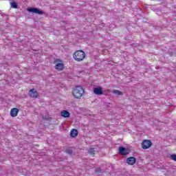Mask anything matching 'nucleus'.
I'll list each match as a JSON object with an SVG mask.
<instances>
[{
	"label": "nucleus",
	"mask_w": 176,
	"mask_h": 176,
	"mask_svg": "<svg viewBox=\"0 0 176 176\" xmlns=\"http://www.w3.org/2000/svg\"><path fill=\"white\" fill-rule=\"evenodd\" d=\"M85 93V89L80 86H76L73 89L72 94L74 98H81Z\"/></svg>",
	"instance_id": "f257e3e1"
},
{
	"label": "nucleus",
	"mask_w": 176,
	"mask_h": 176,
	"mask_svg": "<svg viewBox=\"0 0 176 176\" xmlns=\"http://www.w3.org/2000/svg\"><path fill=\"white\" fill-rule=\"evenodd\" d=\"M73 57L76 61H83L85 57H86V54L82 50H78L74 53Z\"/></svg>",
	"instance_id": "f03ea898"
},
{
	"label": "nucleus",
	"mask_w": 176,
	"mask_h": 176,
	"mask_svg": "<svg viewBox=\"0 0 176 176\" xmlns=\"http://www.w3.org/2000/svg\"><path fill=\"white\" fill-rule=\"evenodd\" d=\"M152 146V142L149 140H144L142 142V149H148V148H151Z\"/></svg>",
	"instance_id": "7ed1b4c3"
},
{
	"label": "nucleus",
	"mask_w": 176,
	"mask_h": 176,
	"mask_svg": "<svg viewBox=\"0 0 176 176\" xmlns=\"http://www.w3.org/2000/svg\"><path fill=\"white\" fill-rule=\"evenodd\" d=\"M28 12H30L31 13H35L36 14H45V12H43V11L36 8H28Z\"/></svg>",
	"instance_id": "20e7f679"
},
{
	"label": "nucleus",
	"mask_w": 176,
	"mask_h": 176,
	"mask_svg": "<svg viewBox=\"0 0 176 176\" xmlns=\"http://www.w3.org/2000/svg\"><path fill=\"white\" fill-rule=\"evenodd\" d=\"M29 97H31V98H38L39 94L35 89H32L29 91Z\"/></svg>",
	"instance_id": "39448f33"
},
{
	"label": "nucleus",
	"mask_w": 176,
	"mask_h": 176,
	"mask_svg": "<svg viewBox=\"0 0 176 176\" xmlns=\"http://www.w3.org/2000/svg\"><path fill=\"white\" fill-rule=\"evenodd\" d=\"M118 151H119L118 152L120 155H129V153H130V150L123 146L119 147Z\"/></svg>",
	"instance_id": "423d86ee"
},
{
	"label": "nucleus",
	"mask_w": 176,
	"mask_h": 176,
	"mask_svg": "<svg viewBox=\"0 0 176 176\" xmlns=\"http://www.w3.org/2000/svg\"><path fill=\"white\" fill-rule=\"evenodd\" d=\"M94 94H96V96H102V94H104V91H102V87H98L94 88Z\"/></svg>",
	"instance_id": "0eeeda50"
},
{
	"label": "nucleus",
	"mask_w": 176,
	"mask_h": 176,
	"mask_svg": "<svg viewBox=\"0 0 176 176\" xmlns=\"http://www.w3.org/2000/svg\"><path fill=\"white\" fill-rule=\"evenodd\" d=\"M135 162H137V160L134 157H129L126 160V163H128V164H129L130 166L135 164Z\"/></svg>",
	"instance_id": "6e6552de"
},
{
	"label": "nucleus",
	"mask_w": 176,
	"mask_h": 176,
	"mask_svg": "<svg viewBox=\"0 0 176 176\" xmlns=\"http://www.w3.org/2000/svg\"><path fill=\"white\" fill-rule=\"evenodd\" d=\"M17 115H19V109L17 108L12 109L10 111V116H12V118H16Z\"/></svg>",
	"instance_id": "1a4fd4ad"
},
{
	"label": "nucleus",
	"mask_w": 176,
	"mask_h": 176,
	"mask_svg": "<svg viewBox=\"0 0 176 176\" xmlns=\"http://www.w3.org/2000/svg\"><path fill=\"white\" fill-rule=\"evenodd\" d=\"M64 68V64L63 63H56L55 66V69H59V71H63Z\"/></svg>",
	"instance_id": "9d476101"
},
{
	"label": "nucleus",
	"mask_w": 176,
	"mask_h": 176,
	"mask_svg": "<svg viewBox=\"0 0 176 176\" xmlns=\"http://www.w3.org/2000/svg\"><path fill=\"white\" fill-rule=\"evenodd\" d=\"M70 135L73 138L78 137V130L72 129L70 132Z\"/></svg>",
	"instance_id": "9b49d317"
},
{
	"label": "nucleus",
	"mask_w": 176,
	"mask_h": 176,
	"mask_svg": "<svg viewBox=\"0 0 176 176\" xmlns=\"http://www.w3.org/2000/svg\"><path fill=\"white\" fill-rule=\"evenodd\" d=\"M69 113L68 112V111H63L61 112V116L63 117V118H69Z\"/></svg>",
	"instance_id": "f8f14e48"
},
{
	"label": "nucleus",
	"mask_w": 176,
	"mask_h": 176,
	"mask_svg": "<svg viewBox=\"0 0 176 176\" xmlns=\"http://www.w3.org/2000/svg\"><path fill=\"white\" fill-rule=\"evenodd\" d=\"M88 152L90 155H95L96 152H97V148H91L89 149Z\"/></svg>",
	"instance_id": "ddd939ff"
},
{
	"label": "nucleus",
	"mask_w": 176,
	"mask_h": 176,
	"mask_svg": "<svg viewBox=\"0 0 176 176\" xmlns=\"http://www.w3.org/2000/svg\"><path fill=\"white\" fill-rule=\"evenodd\" d=\"M113 94H117V96H123V92L117 89L113 90Z\"/></svg>",
	"instance_id": "4468645a"
},
{
	"label": "nucleus",
	"mask_w": 176,
	"mask_h": 176,
	"mask_svg": "<svg viewBox=\"0 0 176 176\" xmlns=\"http://www.w3.org/2000/svg\"><path fill=\"white\" fill-rule=\"evenodd\" d=\"M11 7H12L14 9H17V3L12 2L10 3Z\"/></svg>",
	"instance_id": "2eb2a0df"
},
{
	"label": "nucleus",
	"mask_w": 176,
	"mask_h": 176,
	"mask_svg": "<svg viewBox=\"0 0 176 176\" xmlns=\"http://www.w3.org/2000/svg\"><path fill=\"white\" fill-rule=\"evenodd\" d=\"M170 160H173V162H176V154L170 155Z\"/></svg>",
	"instance_id": "dca6fc26"
},
{
	"label": "nucleus",
	"mask_w": 176,
	"mask_h": 176,
	"mask_svg": "<svg viewBox=\"0 0 176 176\" xmlns=\"http://www.w3.org/2000/svg\"><path fill=\"white\" fill-rule=\"evenodd\" d=\"M66 153H67L68 155H72L73 153L72 149H69V148L67 149Z\"/></svg>",
	"instance_id": "f3484780"
}]
</instances>
